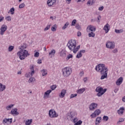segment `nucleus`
Masks as SVG:
<instances>
[{
  "instance_id": "12",
  "label": "nucleus",
  "mask_w": 125,
  "mask_h": 125,
  "mask_svg": "<svg viewBox=\"0 0 125 125\" xmlns=\"http://www.w3.org/2000/svg\"><path fill=\"white\" fill-rule=\"evenodd\" d=\"M97 106H98L97 104L93 103L90 104L89 109L90 111H94L97 108Z\"/></svg>"
},
{
  "instance_id": "58",
  "label": "nucleus",
  "mask_w": 125,
  "mask_h": 125,
  "mask_svg": "<svg viewBox=\"0 0 125 125\" xmlns=\"http://www.w3.org/2000/svg\"><path fill=\"white\" fill-rule=\"evenodd\" d=\"M78 37H81L82 36V33L81 32L79 31L77 33Z\"/></svg>"
},
{
  "instance_id": "43",
  "label": "nucleus",
  "mask_w": 125,
  "mask_h": 125,
  "mask_svg": "<svg viewBox=\"0 0 125 125\" xmlns=\"http://www.w3.org/2000/svg\"><path fill=\"white\" fill-rule=\"evenodd\" d=\"M71 58H73V55L69 54L66 58L67 61L69 60V59H71Z\"/></svg>"
},
{
  "instance_id": "47",
  "label": "nucleus",
  "mask_w": 125,
  "mask_h": 125,
  "mask_svg": "<svg viewBox=\"0 0 125 125\" xmlns=\"http://www.w3.org/2000/svg\"><path fill=\"white\" fill-rule=\"evenodd\" d=\"M78 95L77 94H72L70 96V99H72V98H74V97H76Z\"/></svg>"
},
{
  "instance_id": "36",
  "label": "nucleus",
  "mask_w": 125,
  "mask_h": 125,
  "mask_svg": "<svg viewBox=\"0 0 125 125\" xmlns=\"http://www.w3.org/2000/svg\"><path fill=\"white\" fill-rule=\"evenodd\" d=\"M51 26V24H47L46 27L44 29V31L45 32L46 31L49 30Z\"/></svg>"
},
{
  "instance_id": "60",
  "label": "nucleus",
  "mask_w": 125,
  "mask_h": 125,
  "mask_svg": "<svg viewBox=\"0 0 125 125\" xmlns=\"http://www.w3.org/2000/svg\"><path fill=\"white\" fill-rule=\"evenodd\" d=\"M79 52H80L81 53H84V52H85V50H81Z\"/></svg>"
},
{
  "instance_id": "9",
  "label": "nucleus",
  "mask_w": 125,
  "mask_h": 125,
  "mask_svg": "<svg viewBox=\"0 0 125 125\" xmlns=\"http://www.w3.org/2000/svg\"><path fill=\"white\" fill-rule=\"evenodd\" d=\"M101 114V110L100 109H96L92 114H91L90 117L92 119L94 118H96L97 116H99Z\"/></svg>"
},
{
  "instance_id": "64",
  "label": "nucleus",
  "mask_w": 125,
  "mask_h": 125,
  "mask_svg": "<svg viewBox=\"0 0 125 125\" xmlns=\"http://www.w3.org/2000/svg\"><path fill=\"white\" fill-rule=\"evenodd\" d=\"M122 101H123V102H125V96L123 97Z\"/></svg>"
},
{
  "instance_id": "16",
  "label": "nucleus",
  "mask_w": 125,
  "mask_h": 125,
  "mask_svg": "<svg viewBox=\"0 0 125 125\" xmlns=\"http://www.w3.org/2000/svg\"><path fill=\"white\" fill-rule=\"evenodd\" d=\"M124 81V78L123 77H120L116 82V84L117 85H120L123 83V81Z\"/></svg>"
},
{
  "instance_id": "38",
  "label": "nucleus",
  "mask_w": 125,
  "mask_h": 125,
  "mask_svg": "<svg viewBox=\"0 0 125 125\" xmlns=\"http://www.w3.org/2000/svg\"><path fill=\"white\" fill-rule=\"evenodd\" d=\"M82 124H83V121L82 120H79L74 125H82Z\"/></svg>"
},
{
  "instance_id": "21",
  "label": "nucleus",
  "mask_w": 125,
  "mask_h": 125,
  "mask_svg": "<svg viewBox=\"0 0 125 125\" xmlns=\"http://www.w3.org/2000/svg\"><path fill=\"white\" fill-rule=\"evenodd\" d=\"M56 52V51H55V50L54 49L51 50V51L49 52V55L50 56L51 58H52V57H54Z\"/></svg>"
},
{
  "instance_id": "29",
  "label": "nucleus",
  "mask_w": 125,
  "mask_h": 125,
  "mask_svg": "<svg viewBox=\"0 0 125 125\" xmlns=\"http://www.w3.org/2000/svg\"><path fill=\"white\" fill-rule=\"evenodd\" d=\"M30 69L31 70V76H33L35 74V70H34V65L30 66Z\"/></svg>"
},
{
  "instance_id": "25",
  "label": "nucleus",
  "mask_w": 125,
  "mask_h": 125,
  "mask_svg": "<svg viewBox=\"0 0 125 125\" xmlns=\"http://www.w3.org/2000/svg\"><path fill=\"white\" fill-rule=\"evenodd\" d=\"M41 73L43 77L47 75V70L45 69H43L41 70Z\"/></svg>"
},
{
  "instance_id": "53",
  "label": "nucleus",
  "mask_w": 125,
  "mask_h": 125,
  "mask_svg": "<svg viewBox=\"0 0 125 125\" xmlns=\"http://www.w3.org/2000/svg\"><path fill=\"white\" fill-rule=\"evenodd\" d=\"M112 52H113V53H118V49L115 48V49H113L112 51Z\"/></svg>"
},
{
  "instance_id": "30",
  "label": "nucleus",
  "mask_w": 125,
  "mask_h": 125,
  "mask_svg": "<svg viewBox=\"0 0 125 125\" xmlns=\"http://www.w3.org/2000/svg\"><path fill=\"white\" fill-rule=\"evenodd\" d=\"M115 32L116 33V34H121V33H124V29H115Z\"/></svg>"
},
{
  "instance_id": "50",
  "label": "nucleus",
  "mask_w": 125,
  "mask_h": 125,
  "mask_svg": "<svg viewBox=\"0 0 125 125\" xmlns=\"http://www.w3.org/2000/svg\"><path fill=\"white\" fill-rule=\"evenodd\" d=\"M123 122H125L124 118H120L119 121L117 122V124H119V123H123Z\"/></svg>"
},
{
  "instance_id": "51",
  "label": "nucleus",
  "mask_w": 125,
  "mask_h": 125,
  "mask_svg": "<svg viewBox=\"0 0 125 125\" xmlns=\"http://www.w3.org/2000/svg\"><path fill=\"white\" fill-rule=\"evenodd\" d=\"M103 120H104V121H107L109 120V117H108V116H104L103 117Z\"/></svg>"
},
{
  "instance_id": "59",
  "label": "nucleus",
  "mask_w": 125,
  "mask_h": 125,
  "mask_svg": "<svg viewBox=\"0 0 125 125\" xmlns=\"http://www.w3.org/2000/svg\"><path fill=\"white\" fill-rule=\"evenodd\" d=\"M3 19H4V18L0 16V22H1V21H3Z\"/></svg>"
},
{
  "instance_id": "41",
  "label": "nucleus",
  "mask_w": 125,
  "mask_h": 125,
  "mask_svg": "<svg viewBox=\"0 0 125 125\" xmlns=\"http://www.w3.org/2000/svg\"><path fill=\"white\" fill-rule=\"evenodd\" d=\"M9 11L11 13V14L12 15H13V14H14V11H15V9H14V8H11L10 9Z\"/></svg>"
},
{
  "instance_id": "8",
  "label": "nucleus",
  "mask_w": 125,
  "mask_h": 125,
  "mask_svg": "<svg viewBox=\"0 0 125 125\" xmlns=\"http://www.w3.org/2000/svg\"><path fill=\"white\" fill-rule=\"evenodd\" d=\"M106 48L109 49H114L115 48V42H106Z\"/></svg>"
},
{
  "instance_id": "6",
  "label": "nucleus",
  "mask_w": 125,
  "mask_h": 125,
  "mask_svg": "<svg viewBox=\"0 0 125 125\" xmlns=\"http://www.w3.org/2000/svg\"><path fill=\"white\" fill-rule=\"evenodd\" d=\"M47 4L49 7H55L57 4V0H48Z\"/></svg>"
},
{
  "instance_id": "17",
  "label": "nucleus",
  "mask_w": 125,
  "mask_h": 125,
  "mask_svg": "<svg viewBox=\"0 0 125 125\" xmlns=\"http://www.w3.org/2000/svg\"><path fill=\"white\" fill-rule=\"evenodd\" d=\"M66 90L65 89H62L61 92V94L59 95V97L61 98H63L65 97V95L66 94Z\"/></svg>"
},
{
  "instance_id": "20",
  "label": "nucleus",
  "mask_w": 125,
  "mask_h": 125,
  "mask_svg": "<svg viewBox=\"0 0 125 125\" xmlns=\"http://www.w3.org/2000/svg\"><path fill=\"white\" fill-rule=\"evenodd\" d=\"M109 27H110V25H109V24L107 23L104 27V30L105 31L106 34H107V33H108V32H109L110 30Z\"/></svg>"
},
{
  "instance_id": "23",
  "label": "nucleus",
  "mask_w": 125,
  "mask_h": 125,
  "mask_svg": "<svg viewBox=\"0 0 125 125\" xmlns=\"http://www.w3.org/2000/svg\"><path fill=\"white\" fill-rule=\"evenodd\" d=\"M28 45L26 43H23L21 45V50H25V49L27 48Z\"/></svg>"
},
{
  "instance_id": "55",
  "label": "nucleus",
  "mask_w": 125,
  "mask_h": 125,
  "mask_svg": "<svg viewBox=\"0 0 125 125\" xmlns=\"http://www.w3.org/2000/svg\"><path fill=\"white\" fill-rule=\"evenodd\" d=\"M100 19H101V16H99L97 17V22H98V23H99V22H100Z\"/></svg>"
},
{
  "instance_id": "44",
  "label": "nucleus",
  "mask_w": 125,
  "mask_h": 125,
  "mask_svg": "<svg viewBox=\"0 0 125 125\" xmlns=\"http://www.w3.org/2000/svg\"><path fill=\"white\" fill-rule=\"evenodd\" d=\"M5 19L6 21H11V16H7L5 18Z\"/></svg>"
},
{
  "instance_id": "27",
  "label": "nucleus",
  "mask_w": 125,
  "mask_h": 125,
  "mask_svg": "<svg viewBox=\"0 0 125 125\" xmlns=\"http://www.w3.org/2000/svg\"><path fill=\"white\" fill-rule=\"evenodd\" d=\"M33 123V119H28L25 121V125H31Z\"/></svg>"
},
{
  "instance_id": "19",
  "label": "nucleus",
  "mask_w": 125,
  "mask_h": 125,
  "mask_svg": "<svg viewBox=\"0 0 125 125\" xmlns=\"http://www.w3.org/2000/svg\"><path fill=\"white\" fill-rule=\"evenodd\" d=\"M75 117V113L74 112H70V114H68L67 116V119H69L70 121H72L73 120V118Z\"/></svg>"
},
{
  "instance_id": "45",
  "label": "nucleus",
  "mask_w": 125,
  "mask_h": 125,
  "mask_svg": "<svg viewBox=\"0 0 125 125\" xmlns=\"http://www.w3.org/2000/svg\"><path fill=\"white\" fill-rule=\"evenodd\" d=\"M76 23H77V20H74L71 22V26H75V25H76Z\"/></svg>"
},
{
  "instance_id": "49",
  "label": "nucleus",
  "mask_w": 125,
  "mask_h": 125,
  "mask_svg": "<svg viewBox=\"0 0 125 125\" xmlns=\"http://www.w3.org/2000/svg\"><path fill=\"white\" fill-rule=\"evenodd\" d=\"M39 56H40V53H39L38 52H36L34 54V57H39Z\"/></svg>"
},
{
  "instance_id": "57",
  "label": "nucleus",
  "mask_w": 125,
  "mask_h": 125,
  "mask_svg": "<svg viewBox=\"0 0 125 125\" xmlns=\"http://www.w3.org/2000/svg\"><path fill=\"white\" fill-rule=\"evenodd\" d=\"M83 81L84 83H86V82H87V77H84V78L83 79Z\"/></svg>"
},
{
  "instance_id": "13",
  "label": "nucleus",
  "mask_w": 125,
  "mask_h": 125,
  "mask_svg": "<svg viewBox=\"0 0 125 125\" xmlns=\"http://www.w3.org/2000/svg\"><path fill=\"white\" fill-rule=\"evenodd\" d=\"M18 111V109L17 108H13L11 111V114L13 116H18L19 112Z\"/></svg>"
},
{
  "instance_id": "32",
  "label": "nucleus",
  "mask_w": 125,
  "mask_h": 125,
  "mask_svg": "<svg viewBox=\"0 0 125 125\" xmlns=\"http://www.w3.org/2000/svg\"><path fill=\"white\" fill-rule=\"evenodd\" d=\"M57 29V25L55 24L53 26L51 27V31H52V32H55Z\"/></svg>"
},
{
  "instance_id": "61",
  "label": "nucleus",
  "mask_w": 125,
  "mask_h": 125,
  "mask_svg": "<svg viewBox=\"0 0 125 125\" xmlns=\"http://www.w3.org/2000/svg\"><path fill=\"white\" fill-rule=\"evenodd\" d=\"M118 91H119V88H117L114 90L115 93H117V92H118Z\"/></svg>"
},
{
  "instance_id": "1",
  "label": "nucleus",
  "mask_w": 125,
  "mask_h": 125,
  "mask_svg": "<svg viewBox=\"0 0 125 125\" xmlns=\"http://www.w3.org/2000/svg\"><path fill=\"white\" fill-rule=\"evenodd\" d=\"M95 70L97 72L100 73L102 75L101 77V80H104L107 79L108 77V67L105 66V64L100 63L95 67Z\"/></svg>"
},
{
  "instance_id": "18",
  "label": "nucleus",
  "mask_w": 125,
  "mask_h": 125,
  "mask_svg": "<svg viewBox=\"0 0 125 125\" xmlns=\"http://www.w3.org/2000/svg\"><path fill=\"white\" fill-rule=\"evenodd\" d=\"M60 55L61 57L65 58V57H66V52L64 50L62 49L61 51L60 52Z\"/></svg>"
},
{
  "instance_id": "48",
  "label": "nucleus",
  "mask_w": 125,
  "mask_h": 125,
  "mask_svg": "<svg viewBox=\"0 0 125 125\" xmlns=\"http://www.w3.org/2000/svg\"><path fill=\"white\" fill-rule=\"evenodd\" d=\"M23 7H25V3H22L19 5V8H23Z\"/></svg>"
},
{
  "instance_id": "11",
  "label": "nucleus",
  "mask_w": 125,
  "mask_h": 125,
  "mask_svg": "<svg viewBox=\"0 0 125 125\" xmlns=\"http://www.w3.org/2000/svg\"><path fill=\"white\" fill-rule=\"evenodd\" d=\"M2 124L3 125H11L12 124V118H5L3 120Z\"/></svg>"
},
{
  "instance_id": "46",
  "label": "nucleus",
  "mask_w": 125,
  "mask_h": 125,
  "mask_svg": "<svg viewBox=\"0 0 125 125\" xmlns=\"http://www.w3.org/2000/svg\"><path fill=\"white\" fill-rule=\"evenodd\" d=\"M25 76L26 77V78H30V77H32L31 76V72H28L27 73H26Z\"/></svg>"
},
{
  "instance_id": "62",
  "label": "nucleus",
  "mask_w": 125,
  "mask_h": 125,
  "mask_svg": "<svg viewBox=\"0 0 125 125\" xmlns=\"http://www.w3.org/2000/svg\"><path fill=\"white\" fill-rule=\"evenodd\" d=\"M38 64H42V60H38Z\"/></svg>"
},
{
  "instance_id": "4",
  "label": "nucleus",
  "mask_w": 125,
  "mask_h": 125,
  "mask_svg": "<svg viewBox=\"0 0 125 125\" xmlns=\"http://www.w3.org/2000/svg\"><path fill=\"white\" fill-rule=\"evenodd\" d=\"M62 76L64 78H67L71 74H72V68L69 67H65L62 69Z\"/></svg>"
},
{
  "instance_id": "14",
  "label": "nucleus",
  "mask_w": 125,
  "mask_h": 125,
  "mask_svg": "<svg viewBox=\"0 0 125 125\" xmlns=\"http://www.w3.org/2000/svg\"><path fill=\"white\" fill-rule=\"evenodd\" d=\"M87 30L89 32H95L96 30V27L93 25H90L87 26Z\"/></svg>"
},
{
  "instance_id": "33",
  "label": "nucleus",
  "mask_w": 125,
  "mask_h": 125,
  "mask_svg": "<svg viewBox=\"0 0 125 125\" xmlns=\"http://www.w3.org/2000/svg\"><path fill=\"white\" fill-rule=\"evenodd\" d=\"M88 37L89 38H94L95 37V33H93V32L91 31V32L88 34Z\"/></svg>"
},
{
  "instance_id": "40",
  "label": "nucleus",
  "mask_w": 125,
  "mask_h": 125,
  "mask_svg": "<svg viewBox=\"0 0 125 125\" xmlns=\"http://www.w3.org/2000/svg\"><path fill=\"white\" fill-rule=\"evenodd\" d=\"M78 121H79V119L78 118V117H75L73 119H72L71 122L74 123V124H76V123H77Z\"/></svg>"
},
{
  "instance_id": "63",
  "label": "nucleus",
  "mask_w": 125,
  "mask_h": 125,
  "mask_svg": "<svg viewBox=\"0 0 125 125\" xmlns=\"http://www.w3.org/2000/svg\"><path fill=\"white\" fill-rule=\"evenodd\" d=\"M76 28H77V29H80V25L76 24Z\"/></svg>"
},
{
  "instance_id": "34",
  "label": "nucleus",
  "mask_w": 125,
  "mask_h": 125,
  "mask_svg": "<svg viewBox=\"0 0 125 125\" xmlns=\"http://www.w3.org/2000/svg\"><path fill=\"white\" fill-rule=\"evenodd\" d=\"M13 106H14V104H10L9 105L7 106L6 107V109L8 111H10V110H11V108H12V107H13Z\"/></svg>"
},
{
  "instance_id": "35",
  "label": "nucleus",
  "mask_w": 125,
  "mask_h": 125,
  "mask_svg": "<svg viewBox=\"0 0 125 125\" xmlns=\"http://www.w3.org/2000/svg\"><path fill=\"white\" fill-rule=\"evenodd\" d=\"M93 4V0H89L87 2V5L88 6H91Z\"/></svg>"
},
{
  "instance_id": "31",
  "label": "nucleus",
  "mask_w": 125,
  "mask_h": 125,
  "mask_svg": "<svg viewBox=\"0 0 125 125\" xmlns=\"http://www.w3.org/2000/svg\"><path fill=\"white\" fill-rule=\"evenodd\" d=\"M36 81V79L34 77H31L28 80L29 83H34Z\"/></svg>"
},
{
  "instance_id": "5",
  "label": "nucleus",
  "mask_w": 125,
  "mask_h": 125,
  "mask_svg": "<svg viewBox=\"0 0 125 125\" xmlns=\"http://www.w3.org/2000/svg\"><path fill=\"white\" fill-rule=\"evenodd\" d=\"M95 91L96 92H97V96L98 97H101V96H102V95L107 91V89H103L102 87L99 86L96 88Z\"/></svg>"
},
{
  "instance_id": "7",
  "label": "nucleus",
  "mask_w": 125,
  "mask_h": 125,
  "mask_svg": "<svg viewBox=\"0 0 125 125\" xmlns=\"http://www.w3.org/2000/svg\"><path fill=\"white\" fill-rule=\"evenodd\" d=\"M48 115L50 118H57L58 114L56 113V111L54 109H50L48 112Z\"/></svg>"
},
{
  "instance_id": "3",
  "label": "nucleus",
  "mask_w": 125,
  "mask_h": 125,
  "mask_svg": "<svg viewBox=\"0 0 125 125\" xmlns=\"http://www.w3.org/2000/svg\"><path fill=\"white\" fill-rule=\"evenodd\" d=\"M17 55L19 56L20 60H24L30 56V54L27 50H21L17 53Z\"/></svg>"
},
{
  "instance_id": "15",
  "label": "nucleus",
  "mask_w": 125,
  "mask_h": 125,
  "mask_svg": "<svg viewBox=\"0 0 125 125\" xmlns=\"http://www.w3.org/2000/svg\"><path fill=\"white\" fill-rule=\"evenodd\" d=\"M125 112V107H121L117 111L118 115L120 116H122L124 115V112Z\"/></svg>"
},
{
  "instance_id": "39",
  "label": "nucleus",
  "mask_w": 125,
  "mask_h": 125,
  "mask_svg": "<svg viewBox=\"0 0 125 125\" xmlns=\"http://www.w3.org/2000/svg\"><path fill=\"white\" fill-rule=\"evenodd\" d=\"M68 26H69V22H66L62 27V30H65V29H66Z\"/></svg>"
},
{
  "instance_id": "42",
  "label": "nucleus",
  "mask_w": 125,
  "mask_h": 125,
  "mask_svg": "<svg viewBox=\"0 0 125 125\" xmlns=\"http://www.w3.org/2000/svg\"><path fill=\"white\" fill-rule=\"evenodd\" d=\"M14 49V46H9L8 47V51H9L10 52L12 51V50Z\"/></svg>"
},
{
  "instance_id": "56",
  "label": "nucleus",
  "mask_w": 125,
  "mask_h": 125,
  "mask_svg": "<svg viewBox=\"0 0 125 125\" xmlns=\"http://www.w3.org/2000/svg\"><path fill=\"white\" fill-rule=\"evenodd\" d=\"M103 9H104V7L103 6H102L99 8V10H100V11H102Z\"/></svg>"
},
{
  "instance_id": "28",
  "label": "nucleus",
  "mask_w": 125,
  "mask_h": 125,
  "mask_svg": "<svg viewBox=\"0 0 125 125\" xmlns=\"http://www.w3.org/2000/svg\"><path fill=\"white\" fill-rule=\"evenodd\" d=\"M52 90H47L44 94V97H46L48 95H49L51 93Z\"/></svg>"
},
{
  "instance_id": "26",
  "label": "nucleus",
  "mask_w": 125,
  "mask_h": 125,
  "mask_svg": "<svg viewBox=\"0 0 125 125\" xmlns=\"http://www.w3.org/2000/svg\"><path fill=\"white\" fill-rule=\"evenodd\" d=\"M101 122V117H98L96 118V125H98L99 124H100V122Z\"/></svg>"
},
{
  "instance_id": "37",
  "label": "nucleus",
  "mask_w": 125,
  "mask_h": 125,
  "mask_svg": "<svg viewBox=\"0 0 125 125\" xmlns=\"http://www.w3.org/2000/svg\"><path fill=\"white\" fill-rule=\"evenodd\" d=\"M82 56H83V54L79 52H78L77 55L76 56V58H78L79 59H80V58H81V57H82Z\"/></svg>"
},
{
  "instance_id": "52",
  "label": "nucleus",
  "mask_w": 125,
  "mask_h": 125,
  "mask_svg": "<svg viewBox=\"0 0 125 125\" xmlns=\"http://www.w3.org/2000/svg\"><path fill=\"white\" fill-rule=\"evenodd\" d=\"M55 88H56V85H53L51 86V89H52V90H54Z\"/></svg>"
},
{
  "instance_id": "10",
  "label": "nucleus",
  "mask_w": 125,
  "mask_h": 125,
  "mask_svg": "<svg viewBox=\"0 0 125 125\" xmlns=\"http://www.w3.org/2000/svg\"><path fill=\"white\" fill-rule=\"evenodd\" d=\"M7 30V26L6 25L3 24L0 29V34L1 36H3L4 34V32Z\"/></svg>"
},
{
  "instance_id": "54",
  "label": "nucleus",
  "mask_w": 125,
  "mask_h": 125,
  "mask_svg": "<svg viewBox=\"0 0 125 125\" xmlns=\"http://www.w3.org/2000/svg\"><path fill=\"white\" fill-rule=\"evenodd\" d=\"M84 74V73L83 72V71H82L80 72V73H79V76L80 77H83V74Z\"/></svg>"
},
{
  "instance_id": "2",
  "label": "nucleus",
  "mask_w": 125,
  "mask_h": 125,
  "mask_svg": "<svg viewBox=\"0 0 125 125\" xmlns=\"http://www.w3.org/2000/svg\"><path fill=\"white\" fill-rule=\"evenodd\" d=\"M77 42L75 40H71L69 41L67 44V46L71 51H73V53H77L79 51V49L81 48V45H78L76 47Z\"/></svg>"
},
{
  "instance_id": "22",
  "label": "nucleus",
  "mask_w": 125,
  "mask_h": 125,
  "mask_svg": "<svg viewBox=\"0 0 125 125\" xmlns=\"http://www.w3.org/2000/svg\"><path fill=\"white\" fill-rule=\"evenodd\" d=\"M6 86L5 85L2 84L1 83H0V92L3 91L5 89Z\"/></svg>"
},
{
  "instance_id": "24",
  "label": "nucleus",
  "mask_w": 125,
  "mask_h": 125,
  "mask_svg": "<svg viewBox=\"0 0 125 125\" xmlns=\"http://www.w3.org/2000/svg\"><path fill=\"white\" fill-rule=\"evenodd\" d=\"M84 91H85V88H81L77 90V93H78V94H82L83 92H84Z\"/></svg>"
}]
</instances>
